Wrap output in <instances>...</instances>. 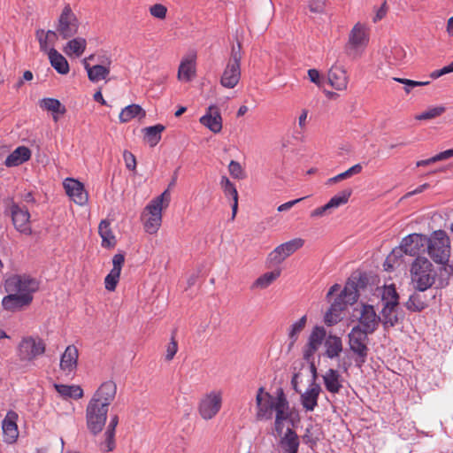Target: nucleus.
I'll list each match as a JSON object with an SVG mask.
<instances>
[{"label":"nucleus","instance_id":"nucleus-53","mask_svg":"<svg viewBox=\"0 0 453 453\" xmlns=\"http://www.w3.org/2000/svg\"><path fill=\"white\" fill-rule=\"evenodd\" d=\"M228 171L231 176L234 179H243L244 172L241 164L237 161L231 160L228 165Z\"/></svg>","mask_w":453,"mask_h":453},{"label":"nucleus","instance_id":"nucleus-15","mask_svg":"<svg viewBox=\"0 0 453 453\" xmlns=\"http://www.w3.org/2000/svg\"><path fill=\"white\" fill-rule=\"evenodd\" d=\"M94 56L90 55L83 60V65L88 73V78L90 81L96 83L107 78L110 73V66L112 63L111 58L109 57H102L100 64L90 65L88 60L93 59Z\"/></svg>","mask_w":453,"mask_h":453},{"label":"nucleus","instance_id":"nucleus-6","mask_svg":"<svg viewBox=\"0 0 453 453\" xmlns=\"http://www.w3.org/2000/svg\"><path fill=\"white\" fill-rule=\"evenodd\" d=\"M241 43L233 46L231 56L220 77V85L226 88H234L237 86L241 79V60H242Z\"/></svg>","mask_w":453,"mask_h":453},{"label":"nucleus","instance_id":"nucleus-19","mask_svg":"<svg viewBox=\"0 0 453 453\" xmlns=\"http://www.w3.org/2000/svg\"><path fill=\"white\" fill-rule=\"evenodd\" d=\"M361 330L372 334L376 331L380 322V317L377 315L372 305L363 304L360 310V315L358 318Z\"/></svg>","mask_w":453,"mask_h":453},{"label":"nucleus","instance_id":"nucleus-47","mask_svg":"<svg viewBox=\"0 0 453 453\" xmlns=\"http://www.w3.org/2000/svg\"><path fill=\"white\" fill-rule=\"evenodd\" d=\"M352 194L351 188H346L342 190L334 196L328 202V205L330 206L332 211L342 205L346 204L349 202V199Z\"/></svg>","mask_w":453,"mask_h":453},{"label":"nucleus","instance_id":"nucleus-24","mask_svg":"<svg viewBox=\"0 0 453 453\" xmlns=\"http://www.w3.org/2000/svg\"><path fill=\"white\" fill-rule=\"evenodd\" d=\"M200 123L214 134L219 133L222 129V118L219 108L216 105L209 106L207 112L200 118Z\"/></svg>","mask_w":453,"mask_h":453},{"label":"nucleus","instance_id":"nucleus-43","mask_svg":"<svg viewBox=\"0 0 453 453\" xmlns=\"http://www.w3.org/2000/svg\"><path fill=\"white\" fill-rule=\"evenodd\" d=\"M307 322L306 315H303L297 321L294 322L288 329V349H290L297 342L299 334L304 329Z\"/></svg>","mask_w":453,"mask_h":453},{"label":"nucleus","instance_id":"nucleus-46","mask_svg":"<svg viewBox=\"0 0 453 453\" xmlns=\"http://www.w3.org/2000/svg\"><path fill=\"white\" fill-rule=\"evenodd\" d=\"M396 306L384 305L381 311L380 321L382 322L385 328L392 327L398 322V318L395 313Z\"/></svg>","mask_w":453,"mask_h":453},{"label":"nucleus","instance_id":"nucleus-52","mask_svg":"<svg viewBox=\"0 0 453 453\" xmlns=\"http://www.w3.org/2000/svg\"><path fill=\"white\" fill-rule=\"evenodd\" d=\"M393 80L396 82L402 83L404 85V91L406 94H410L411 89L416 87L426 86L430 83V81H416L404 78H397L395 77Z\"/></svg>","mask_w":453,"mask_h":453},{"label":"nucleus","instance_id":"nucleus-40","mask_svg":"<svg viewBox=\"0 0 453 453\" xmlns=\"http://www.w3.org/2000/svg\"><path fill=\"white\" fill-rule=\"evenodd\" d=\"M110 225L108 220L104 219L98 226V233L102 238V246L104 248H112L116 245V238Z\"/></svg>","mask_w":453,"mask_h":453},{"label":"nucleus","instance_id":"nucleus-55","mask_svg":"<svg viewBox=\"0 0 453 453\" xmlns=\"http://www.w3.org/2000/svg\"><path fill=\"white\" fill-rule=\"evenodd\" d=\"M326 0H310L308 7L311 12L322 13L326 7Z\"/></svg>","mask_w":453,"mask_h":453},{"label":"nucleus","instance_id":"nucleus-63","mask_svg":"<svg viewBox=\"0 0 453 453\" xmlns=\"http://www.w3.org/2000/svg\"><path fill=\"white\" fill-rule=\"evenodd\" d=\"M70 397L81 399L83 396V389L78 385H71Z\"/></svg>","mask_w":453,"mask_h":453},{"label":"nucleus","instance_id":"nucleus-25","mask_svg":"<svg viewBox=\"0 0 453 453\" xmlns=\"http://www.w3.org/2000/svg\"><path fill=\"white\" fill-rule=\"evenodd\" d=\"M323 383L327 392L339 394L343 388L344 379L338 370L330 368L322 375Z\"/></svg>","mask_w":453,"mask_h":453},{"label":"nucleus","instance_id":"nucleus-49","mask_svg":"<svg viewBox=\"0 0 453 453\" xmlns=\"http://www.w3.org/2000/svg\"><path fill=\"white\" fill-rule=\"evenodd\" d=\"M363 166L361 164H357L346 170L345 172L339 173L326 180V185H333L343 180L349 179L353 175L358 174L362 172Z\"/></svg>","mask_w":453,"mask_h":453},{"label":"nucleus","instance_id":"nucleus-56","mask_svg":"<svg viewBox=\"0 0 453 453\" xmlns=\"http://www.w3.org/2000/svg\"><path fill=\"white\" fill-rule=\"evenodd\" d=\"M177 351H178L177 342L175 341L174 337L172 336L171 342L168 343V345L166 347L165 359L167 361H171L174 357Z\"/></svg>","mask_w":453,"mask_h":453},{"label":"nucleus","instance_id":"nucleus-21","mask_svg":"<svg viewBox=\"0 0 453 453\" xmlns=\"http://www.w3.org/2000/svg\"><path fill=\"white\" fill-rule=\"evenodd\" d=\"M63 184L66 194L75 203L84 205L88 203V195L81 182L72 178H67Z\"/></svg>","mask_w":453,"mask_h":453},{"label":"nucleus","instance_id":"nucleus-39","mask_svg":"<svg viewBox=\"0 0 453 453\" xmlns=\"http://www.w3.org/2000/svg\"><path fill=\"white\" fill-rule=\"evenodd\" d=\"M385 57L389 65L396 66L405 62L406 51L402 45L395 43L390 47V50L385 53Z\"/></svg>","mask_w":453,"mask_h":453},{"label":"nucleus","instance_id":"nucleus-29","mask_svg":"<svg viewBox=\"0 0 453 453\" xmlns=\"http://www.w3.org/2000/svg\"><path fill=\"white\" fill-rule=\"evenodd\" d=\"M279 447L282 453H297L300 445L299 437L292 428H287L283 435H280Z\"/></svg>","mask_w":453,"mask_h":453},{"label":"nucleus","instance_id":"nucleus-51","mask_svg":"<svg viewBox=\"0 0 453 453\" xmlns=\"http://www.w3.org/2000/svg\"><path fill=\"white\" fill-rule=\"evenodd\" d=\"M446 111V108L442 105L434 106L428 108L426 111L418 114L415 116V119L417 120H428L435 119L441 114H443Z\"/></svg>","mask_w":453,"mask_h":453},{"label":"nucleus","instance_id":"nucleus-2","mask_svg":"<svg viewBox=\"0 0 453 453\" xmlns=\"http://www.w3.org/2000/svg\"><path fill=\"white\" fill-rule=\"evenodd\" d=\"M365 280L366 277L361 273L351 275L326 313L325 323L326 325H335L342 319V312L348 305H351L357 301L359 289L365 286Z\"/></svg>","mask_w":453,"mask_h":453},{"label":"nucleus","instance_id":"nucleus-60","mask_svg":"<svg viewBox=\"0 0 453 453\" xmlns=\"http://www.w3.org/2000/svg\"><path fill=\"white\" fill-rule=\"evenodd\" d=\"M308 76L311 82L315 83L318 86L321 85V77L318 70L310 69L308 71Z\"/></svg>","mask_w":453,"mask_h":453},{"label":"nucleus","instance_id":"nucleus-28","mask_svg":"<svg viewBox=\"0 0 453 453\" xmlns=\"http://www.w3.org/2000/svg\"><path fill=\"white\" fill-rule=\"evenodd\" d=\"M321 388L316 382H311L310 387L301 394V403L306 411H312L318 405V399Z\"/></svg>","mask_w":453,"mask_h":453},{"label":"nucleus","instance_id":"nucleus-14","mask_svg":"<svg viewBox=\"0 0 453 453\" xmlns=\"http://www.w3.org/2000/svg\"><path fill=\"white\" fill-rule=\"evenodd\" d=\"M9 211L14 228L19 234L29 236L33 234L31 225V215L28 210L19 206L17 203L12 202L9 205Z\"/></svg>","mask_w":453,"mask_h":453},{"label":"nucleus","instance_id":"nucleus-4","mask_svg":"<svg viewBox=\"0 0 453 453\" xmlns=\"http://www.w3.org/2000/svg\"><path fill=\"white\" fill-rule=\"evenodd\" d=\"M426 251L431 259L442 266L441 273H445L447 277L453 273V267L448 264L450 256V241L443 230L434 231L427 237Z\"/></svg>","mask_w":453,"mask_h":453},{"label":"nucleus","instance_id":"nucleus-35","mask_svg":"<svg viewBox=\"0 0 453 453\" xmlns=\"http://www.w3.org/2000/svg\"><path fill=\"white\" fill-rule=\"evenodd\" d=\"M48 57L51 66L60 74H67L70 71L66 58L56 49L51 48L48 51Z\"/></svg>","mask_w":453,"mask_h":453},{"label":"nucleus","instance_id":"nucleus-5","mask_svg":"<svg viewBox=\"0 0 453 453\" xmlns=\"http://www.w3.org/2000/svg\"><path fill=\"white\" fill-rule=\"evenodd\" d=\"M171 195L165 189L161 195L153 198L143 209L141 219L146 233L155 234L162 224V211L170 203Z\"/></svg>","mask_w":453,"mask_h":453},{"label":"nucleus","instance_id":"nucleus-44","mask_svg":"<svg viewBox=\"0 0 453 453\" xmlns=\"http://www.w3.org/2000/svg\"><path fill=\"white\" fill-rule=\"evenodd\" d=\"M428 306V302L425 296L420 293H413L410 296L405 303V307L412 312H419Z\"/></svg>","mask_w":453,"mask_h":453},{"label":"nucleus","instance_id":"nucleus-33","mask_svg":"<svg viewBox=\"0 0 453 453\" xmlns=\"http://www.w3.org/2000/svg\"><path fill=\"white\" fill-rule=\"evenodd\" d=\"M220 186L223 189L224 195L233 199L232 204V216L231 219L234 220L235 219L237 211H238V192L234 186V184L226 177L223 176L220 180Z\"/></svg>","mask_w":453,"mask_h":453},{"label":"nucleus","instance_id":"nucleus-17","mask_svg":"<svg viewBox=\"0 0 453 453\" xmlns=\"http://www.w3.org/2000/svg\"><path fill=\"white\" fill-rule=\"evenodd\" d=\"M326 335V331L323 326H316L313 327L303 349V357L304 360L313 359L315 353L321 344H324Z\"/></svg>","mask_w":453,"mask_h":453},{"label":"nucleus","instance_id":"nucleus-37","mask_svg":"<svg viewBox=\"0 0 453 453\" xmlns=\"http://www.w3.org/2000/svg\"><path fill=\"white\" fill-rule=\"evenodd\" d=\"M87 48V41L83 37H72L71 40H69L66 44L64 46L63 50L64 52L71 57H81L85 50Z\"/></svg>","mask_w":453,"mask_h":453},{"label":"nucleus","instance_id":"nucleus-48","mask_svg":"<svg viewBox=\"0 0 453 453\" xmlns=\"http://www.w3.org/2000/svg\"><path fill=\"white\" fill-rule=\"evenodd\" d=\"M39 105L42 109L53 113L64 114L65 112V106L62 105L59 100L55 98H43L40 101Z\"/></svg>","mask_w":453,"mask_h":453},{"label":"nucleus","instance_id":"nucleus-54","mask_svg":"<svg viewBox=\"0 0 453 453\" xmlns=\"http://www.w3.org/2000/svg\"><path fill=\"white\" fill-rule=\"evenodd\" d=\"M150 12L153 17L164 19L166 16L167 8L161 4H156L150 6Z\"/></svg>","mask_w":453,"mask_h":453},{"label":"nucleus","instance_id":"nucleus-8","mask_svg":"<svg viewBox=\"0 0 453 453\" xmlns=\"http://www.w3.org/2000/svg\"><path fill=\"white\" fill-rule=\"evenodd\" d=\"M108 407L96 399H90L86 408V423L88 431L94 435L98 434L104 429L106 420Z\"/></svg>","mask_w":453,"mask_h":453},{"label":"nucleus","instance_id":"nucleus-59","mask_svg":"<svg viewBox=\"0 0 453 453\" xmlns=\"http://www.w3.org/2000/svg\"><path fill=\"white\" fill-rule=\"evenodd\" d=\"M57 392L63 397L67 398L71 395V386L64 384H54Z\"/></svg>","mask_w":453,"mask_h":453},{"label":"nucleus","instance_id":"nucleus-50","mask_svg":"<svg viewBox=\"0 0 453 453\" xmlns=\"http://www.w3.org/2000/svg\"><path fill=\"white\" fill-rule=\"evenodd\" d=\"M381 298L384 305L389 306H397L398 305V294L395 290V288L393 285L385 286L382 293Z\"/></svg>","mask_w":453,"mask_h":453},{"label":"nucleus","instance_id":"nucleus-57","mask_svg":"<svg viewBox=\"0 0 453 453\" xmlns=\"http://www.w3.org/2000/svg\"><path fill=\"white\" fill-rule=\"evenodd\" d=\"M123 158L126 164V166L129 170H135L136 168V159L134 155L127 150H125L123 153Z\"/></svg>","mask_w":453,"mask_h":453},{"label":"nucleus","instance_id":"nucleus-18","mask_svg":"<svg viewBox=\"0 0 453 453\" xmlns=\"http://www.w3.org/2000/svg\"><path fill=\"white\" fill-rule=\"evenodd\" d=\"M427 236L422 234H411L403 238L400 249L409 256H418L426 249Z\"/></svg>","mask_w":453,"mask_h":453},{"label":"nucleus","instance_id":"nucleus-13","mask_svg":"<svg viewBox=\"0 0 453 453\" xmlns=\"http://www.w3.org/2000/svg\"><path fill=\"white\" fill-rule=\"evenodd\" d=\"M257 420H270L273 418L275 411L274 406L278 404V395L273 396L265 392L263 387L259 388L256 395Z\"/></svg>","mask_w":453,"mask_h":453},{"label":"nucleus","instance_id":"nucleus-9","mask_svg":"<svg viewBox=\"0 0 453 453\" xmlns=\"http://www.w3.org/2000/svg\"><path fill=\"white\" fill-rule=\"evenodd\" d=\"M368 334L361 330L360 326H355L348 335L349 349L357 356L355 361L359 367L365 363L368 356Z\"/></svg>","mask_w":453,"mask_h":453},{"label":"nucleus","instance_id":"nucleus-3","mask_svg":"<svg viewBox=\"0 0 453 453\" xmlns=\"http://www.w3.org/2000/svg\"><path fill=\"white\" fill-rule=\"evenodd\" d=\"M433 264L424 257H417L411 266V279L415 289L424 292L436 285V288H443L449 284V277L440 272V276Z\"/></svg>","mask_w":453,"mask_h":453},{"label":"nucleus","instance_id":"nucleus-26","mask_svg":"<svg viewBox=\"0 0 453 453\" xmlns=\"http://www.w3.org/2000/svg\"><path fill=\"white\" fill-rule=\"evenodd\" d=\"M18 415L14 411H9L2 422L4 441L6 443H13L19 436L16 419Z\"/></svg>","mask_w":453,"mask_h":453},{"label":"nucleus","instance_id":"nucleus-58","mask_svg":"<svg viewBox=\"0 0 453 453\" xmlns=\"http://www.w3.org/2000/svg\"><path fill=\"white\" fill-rule=\"evenodd\" d=\"M331 213H332V210H331L330 206L328 205V203H326L323 206L318 207L315 210H313L311 212V218H321L323 216L329 215Z\"/></svg>","mask_w":453,"mask_h":453},{"label":"nucleus","instance_id":"nucleus-42","mask_svg":"<svg viewBox=\"0 0 453 453\" xmlns=\"http://www.w3.org/2000/svg\"><path fill=\"white\" fill-rule=\"evenodd\" d=\"M280 275V270L277 269L272 272H267L259 276L251 285V288L265 289L274 282Z\"/></svg>","mask_w":453,"mask_h":453},{"label":"nucleus","instance_id":"nucleus-45","mask_svg":"<svg viewBox=\"0 0 453 453\" xmlns=\"http://www.w3.org/2000/svg\"><path fill=\"white\" fill-rule=\"evenodd\" d=\"M165 130V126L157 124L148 127L143 129L144 139L150 147H155L161 140V134Z\"/></svg>","mask_w":453,"mask_h":453},{"label":"nucleus","instance_id":"nucleus-31","mask_svg":"<svg viewBox=\"0 0 453 453\" xmlns=\"http://www.w3.org/2000/svg\"><path fill=\"white\" fill-rule=\"evenodd\" d=\"M78 357L77 348L74 345L67 346L61 356L60 369L66 374L73 372L77 367Z\"/></svg>","mask_w":453,"mask_h":453},{"label":"nucleus","instance_id":"nucleus-32","mask_svg":"<svg viewBox=\"0 0 453 453\" xmlns=\"http://www.w3.org/2000/svg\"><path fill=\"white\" fill-rule=\"evenodd\" d=\"M31 157V151L26 146H19L5 159L4 165L7 167L18 166Z\"/></svg>","mask_w":453,"mask_h":453},{"label":"nucleus","instance_id":"nucleus-30","mask_svg":"<svg viewBox=\"0 0 453 453\" xmlns=\"http://www.w3.org/2000/svg\"><path fill=\"white\" fill-rule=\"evenodd\" d=\"M328 81L337 90H344L348 87L349 78L342 66L334 65L328 72Z\"/></svg>","mask_w":453,"mask_h":453},{"label":"nucleus","instance_id":"nucleus-23","mask_svg":"<svg viewBox=\"0 0 453 453\" xmlns=\"http://www.w3.org/2000/svg\"><path fill=\"white\" fill-rule=\"evenodd\" d=\"M116 393V383L113 380H107L100 385L91 399H96V403H101L109 408V405L115 398Z\"/></svg>","mask_w":453,"mask_h":453},{"label":"nucleus","instance_id":"nucleus-64","mask_svg":"<svg viewBox=\"0 0 453 453\" xmlns=\"http://www.w3.org/2000/svg\"><path fill=\"white\" fill-rule=\"evenodd\" d=\"M308 110L303 109L302 112L298 118V125L301 129H303L307 124V117H308Z\"/></svg>","mask_w":453,"mask_h":453},{"label":"nucleus","instance_id":"nucleus-34","mask_svg":"<svg viewBox=\"0 0 453 453\" xmlns=\"http://www.w3.org/2000/svg\"><path fill=\"white\" fill-rule=\"evenodd\" d=\"M196 55L192 53L187 58H183L180 62L178 70V79L185 81H189L195 74V61Z\"/></svg>","mask_w":453,"mask_h":453},{"label":"nucleus","instance_id":"nucleus-7","mask_svg":"<svg viewBox=\"0 0 453 453\" xmlns=\"http://www.w3.org/2000/svg\"><path fill=\"white\" fill-rule=\"evenodd\" d=\"M368 42L369 33L367 27L358 22L350 30L344 50L348 56L356 58L362 55Z\"/></svg>","mask_w":453,"mask_h":453},{"label":"nucleus","instance_id":"nucleus-36","mask_svg":"<svg viewBox=\"0 0 453 453\" xmlns=\"http://www.w3.org/2000/svg\"><path fill=\"white\" fill-rule=\"evenodd\" d=\"M58 33L53 30H48L46 32L43 29L36 30L35 36L39 42L41 51L48 54L49 50L54 48L53 46L58 39Z\"/></svg>","mask_w":453,"mask_h":453},{"label":"nucleus","instance_id":"nucleus-1","mask_svg":"<svg viewBox=\"0 0 453 453\" xmlns=\"http://www.w3.org/2000/svg\"><path fill=\"white\" fill-rule=\"evenodd\" d=\"M39 286L37 279L29 274L10 275L4 282L7 295L1 301L3 309L9 312L25 310L32 303L34 295L38 291Z\"/></svg>","mask_w":453,"mask_h":453},{"label":"nucleus","instance_id":"nucleus-16","mask_svg":"<svg viewBox=\"0 0 453 453\" xmlns=\"http://www.w3.org/2000/svg\"><path fill=\"white\" fill-rule=\"evenodd\" d=\"M304 243L301 238L293 239L276 247L268 256V261L273 265H279L288 257L300 249Z\"/></svg>","mask_w":453,"mask_h":453},{"label":"nucleus","instance_id":"nucleus-41","mask_svg":"<svg viewBox=\"0 0 453 453\" xmlns=\"http://www.w3.org/2000/svg\"><path fill=\"white\" fill-rule=\"evenodd\" d=\"M146 115L145 111L138 104H130L125 107L119 113V121L127 123L134 118L143 119Z\"/></svg>","mask_w":453,"mask_h":453},{"label":"nucleus","instance_id":"nucleus-38","mask_svg":"<svg viewBox=\"0 0 453 453\" xmlns=\"http://www.w3.org/2000/svg\"><path fill=\"white\" fill-rule=\"evenodd\" d=\"M118 423H119V417L117 415L111 416L109 425H108L107 429L104 434L105 441L101 444V449L104 452L112 451L115 447L114 435H115V429L118 426Z\"/></svg>","mask_w":453,"mask_h":453},{"label":"nucleus","instance_id":"nucleus-22","mask_svg":"<svg viewBox=\"0 0 453 453\" xmlns=\"http://www.w3.org/2000/svg\"><path fill=\"white\" fill-rule=\"evenodd\" d=\"M124 263L125 256L123 254L118 253L113 256L112 268L104 279V287L108 291H114L116 289Z\"/></svg>","mask_w":453,"mask_h":453},{"label":"nucleus","instance_id":"nucleus-62","mask_svg":"<svg viewBox=\"0 0 453 453\" xmlns=\"http://www.w3.org/2000/svg\"><path fill=\"white\" fill-rule=\"evenodd\" d=\"M388 12V7L386 2L382 4V5L377 10L375 17L373 18V21L377 22L382 19Z\"/></svg>","mask_w":453,"mask_h":453},{"label":"nucleus","instance_id":"nucleus-27","mask_svg":"<svg viewBox=\"0 0 453 453\" xmlns=\"http://www.w3.org/2000/svg\"><path fill=\"white\" fill-rule=\"evenodd\" d=\"M323 356L329 359H336L340 357L343 350L342 340L334 334L326 335L323 344Z\"/></svg>","mask_w":453,"mask_h":453},{"label":"nucleus","instance_id":"nucleus-61","mask_svg":"<svg viewBox=\"0 0 453 453\" xmlns=\"http://www.w3.org/2000/svg\"><path fill=\"white\" fill-rule=\"evenodd\" d=\"M303 199H304V197H302V198L291 200L285 203H282L280 206H278L277 211L280 212L286 211L291 209L294 205H296V203H298L299 202H301Z\"/></svg>","mask_w":453,"mask_h":453},{"label":"nucleus","instance_id":"nucleus-12","mask_svg":"<svg viewBox=\"0 0 453 453\" xmlns=\"http://www.w3.org/2000/svg\"><path fill=\"white\" fill-rule=\"evenodd\" d=\"M45 349V343L41 338L27 336L22 338L18 345V357L21 362L31 363L42 356Z\"/></svg>","mask_w":453,"mask_h":453},{"label":"nucleus","instance_id":"nucleus-20","mask_svg":"<svg viewBox=\"0 0 453 453\" xmlns=\"http://www.w3.org/2000/svg\"><path fill=\"white\" fill-rule=\"evenodd\" d=\"M275 409V421H274V429L278 435L282 434L284 428V421H287L290 418V411H289V403L284 395V393L280 390L278 393V404L274 406Z\"/></svg>","mask_w":453,"mask_h":453},{"label":"nucleus","instance_id":"nucleus-10","mask_svg":"<svg viewBox=\"0 0 453 453\" xmlns=\"http://www.w3.org/2000/svg\"><path fill=\"white\" fill-rule=\"evenodd\" d=\"M223 402L221 390H211L204 394L199 400L197 411L203 420H211L220 411Z\"/></svg>","mask_w":453,"mask_h":453},{"label":"nucleus","instance_id":"nucleus-11","mask_svg":"<svg viewBox=\"0 0 453 453\" xmlns=\"http://www.w3.org/2000/svg\"><path fill=\"white\" fill-rule=\"evenodd\" d=\"M80 21L70 4H65L58 19L56 32L62 39H69L77 35Z\"/></svg>","mask_w":453,"mask_h":453}]
</instances>
